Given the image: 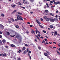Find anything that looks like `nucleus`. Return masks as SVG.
I'll list each match as a JSON object with an SVG mask.
<instances>
[{
  "label": "nucleus",
  "mask_w": 60,
  "mask_h": 60,
  "mask_svg": "<svg viewBox=\"0 0 60 60\" xmlns=\"http://www.w3.org/2000/svg\"><path fill=\"white\" fill-rule=\"evenodd\" d=\"M39 4H40V5H41V2H39Z\"/></svg>",
  "instance_id": "obj_55"
},
{
  "label": "nucleus",
  "mask_w": 60,
  "mask_h": 60,
  "mask_svg": "<svg viewBox=\"0 0 60 60\" xmlns=\"http://www.w3.org/2000/svg\"><path fill=\"white\" fill-rule=\"evenodd\" d=\"M25 49H26V48L25 47H23V48L22 50H25Z\"/></svg>",
  "instance_id": "obj_26"
},
{
  "label": "nucleus",
  "mask_w": 60,
  "mask_h": 60,
  "mask_svg": "<svg viewBox=\"0 0 60 60\" xmlns=\"http://www.w3.org/2000/svg\"><path fill=\"white\" fill-rule=\"evenodd\" d=\"M56 51V52H57V53H58V54H59V55H60V53L59 52V51H58V50H57V51Z\"/></svg>",
  "instance_id": "obj_22"
},
{
  "label": "nucleus",
  "mask_w": 60,
  "mask_h": 60,
  "mask_svg": "<svg viewBox=\"0 0 60 60\" xmlns=\"http://www.w3.org/2000/svg\"><path fill=\"white\" fill-rule=\"evenodd\" d=\"M56 13H58V11H57L56 12Z\"/></svg>",
  "instance_id": "obj_53"
},
{
  "label": "nucleus",
  "mask_w": 60,
  "mask_h": 60,
  "mask_svg": "<svg viewBox=\"0 0 60 60\" xmlns=\"http://www.w3.org/2000/svg\"><path fill=\"white\" fill-rule=\"evenodd\" d=\"M36 31H37V32H38V33H39V34L40 33V32H39V31H38V30H37V29H36Z\"/></svg>",
  "instance_id": "obj_31"
},
{
  "label": "nucleus",
  "mask_w": 60,
  "mask_h": 60,
  "mask_svg": "<svg viewBox=\"0 0 60 60\" xmlns=\"http://www.w3.org/2000/svg\"><path fill=\"white\" fill-rule=\"evenodd\" d=\"M46 5L48 7H49V5H48V4L46 3Z\"/></svg>",
  "instance_id": "obj_32"
},
{
  "label": "nucleus",
  "mask_w": 60,
  "mask_h": 60,
  "mask_svg": "<svg viewBox=\"0 0 60 60\" xmlns=\"http://www.w3.org/2000/svg\"><path fill=\"white\" fill-rule=\"evenodd\" d=\"M41 19V21H43V19H42V18H41V19Z\"/></svg>",
  "instance_id": "obj_59"
},
{
  "label": "nucleus",
  "mask_w": 60,
  "mask_h": 60,
  "mask_svg": "<svg viewBox=\"0 0 60 60\" xmlns=\"http://www.w3.org/2000/svg\"><path fill=\"white\" fill-rule=\"evenodd\" d=\"M40 35L39 34H38V36H39V37H40Z\"/></svg>",
  "instance_id": "obj_54"
},
{
  "label": "nucleus",
  "mask_w": 60,
  "mask_h": 60,
  "mask_svg": "<svg viewBox=\"0 0 60 60\" xmlns=\"http://www.w3.org/2000/svg\"><path fill=\"white\" fill-rule=\"evenodd\" d=\"M30 27H32L33 26H32V25H30Z\"/></svg>",
  "instance_id": "obj_63"
},
{
  "label": "nucleus",
  "mask_w": 60,
  "mask_h": 60,
  "mask_svg": "<svg viewBox=\"0 0 60 60\" xmlns=\"http://www.w3.org/2000/svg\"><path fill=\"white\" fill-rule=\"evenodd\" d=\"M38 49H39V50L41 49V47H40V46H38Z\"/></svg>",
  "instance_id": "obj_25"
},
{
  "label": "nucleus",
  "mask_w": 60,
  "mask_h": 60,
  "mask_svg": "<svg viewBox=\"0 0 60 60\" xmlns=\"http://www.w3.org/2000/svg\"><path fill=\"white\" fill-rule=\"evenodd\" d=\"M18 4L19 5H22V4L21 3L19 2L18 3Z\"/></svg>",
  "instance_id": "obj_19"
},
{
  "label": "nucleus",
  "mask_w": 60,
  "mask_h": 60,
  "mask_svg": "<svg viewBox=\"0 0 60 60\" xmlns=\"http://www.w3.org/2000/svg\"><path fill=\"white\" fill-rule=\"evenodd\" d=\"M45 11L46 13H48L49 12V11L47 10H45Z\"/></svg>",
  "instance_id": "obj_16"
},
{
  "label": "nucleus",
  "mask_w": 60,
  "mask_h": 60,
  "mask_svg": "<svg viewBox=\"0 0 60 60\" xmlns=\"http://www.w3.org/2000/svg\"><path fill=\"white\" fill-rule=\"evenodd\" d=\"M15 27H16V28H19V26H18V25H16L15 26Z\"/></svg>",
  "instance_id": "obj_24"
},
{
  "label": "nucleus",
  "mask_w": 60,
  "mask_h": 60,
  "mask_svg": "<svg viewBox=\"0 0 60 60\" xmlns=\"http://www.w3.org/2000/svg\"><path fill=\"white\" fill-rule=\"evenodd\" d=\"M55 34L56 35H57V33L56 32H55Z\"/></svg>",
  "instance_id": "obj_30"
},
{
  "label": "nucleus",
  "mask_w": 60,
  "mask_h": 60,
  "mask_svg": "<svg viewBox=\"0 0 60 60\" xmlns=\"http://www.w3.org/2000/svg\"><path fill=\"white\" fill-rule=\"evenodd\" d=\"M53 43H54V44H56V42H53Z\"/></svg>",
  "instance_id": "obj_61"
},
{
  "label": "nucleus",
  "mask_w": 60,
  "mask_h": 60,
  "mask_svg": "<svg viewBox=\"0 0 60 60\" xmlns=\"http://www.w3.org/2000/svg\"><path fill=\"white\" fill-rule=\"evenodd\" d=\"M11 46L12 47H14L15 48H16V46H15V45L13 44H12L11 45Z\"/></svg>",
  "instance_id": "obj_13"
},
{
  "label": "nucleus",
  "mask_w": 60,
  "mask_h": 60,
  "mask_svg": "<svg viewBox=\"0 0 60 60\" xmlns=\"http://www.w3.org/2000/svg\"><path fill=\"white\" fill-rule=\"evenodd\" d=\"M27 24H29V25H30V22H27Z\"/></svg>",
  "instance_id": "obj_47"
},
{
  "label": "nucleus",
  "mask_w": 60,
  "mask_h": 60,
  "mask_svg": "<svg viewBox=\"0 0 60 60\" xmlns=\"http://www.w3.org/2000/svg\"><path fill=\"white\" fill-rule=\"evenodd\" d=\"M23 2L25 4H27V2L26 1L24 0L23 1Z\"/></svg>",
  "instance_id": "obj_7"
},
{
  "label": "nucleus",
  "mask_w": 60,
  "mask_h": 60,
  "mask_svg": "<svg viewBox=\"0 0 60 60\" xmlns=\"http://www.w3.org/2000/svg\"><path fill=\"white\" fill-rule=\"evenodd\" d=\"M10 36L11 37H14L15 36V35H14V36L11 35Z\"/></svg>",
  "instance_id": "obj_29"
},
{
  "label": "nucleus",
  "mask_w": 60,
  "mask_h": 60,
  "mask_svg": "<svg viewBox=\"0 0 60 60\" xmlns=\"http://www.w3.org/2000/svg\"><path fill=\"white\" fill-rule=\"evenodd\" d=\"M17 13L19 14V15H22V14L21 13L19 12H17Z\"/></svg>",
  "instance_id": "obj_10"
},
{
  "label": "nucleus",
  "mask_w": 60,
  "mask_h": 60,
  "mask_svg": "<svg viewBox=\"0 0 60 60\" xmlns=\"http://www.w3.org/2000/svg\"><path fill=\"white\" fill-rule=\"evenodd\" d=\"M7 34H8V35H10V33L8 32H7Z\"/></svg>",
  "instance_id": "obj_33"
},
{
  "label": "nucleus",
  "mask_w": 60,
  "mask_h": 60,
  "mask_svg": "<svg viewBox=\"0 0 60 60\" xmlns=\"http://www.w3.org/2000/svg\"><path fill=\"white\" fill-rule=\"evenodd\" d=\"M2 41L3 43H4V42H5L6 41L4 39L2 40Z\"/></svg>",
  "instance_id": "obj_23"
},
{
  "label": "nucleus",
  "mask_w": 60,
  "mask_h": 60,
  "mask_svg": "<svg viewBox=\"0 0 60 60\" xmlns=\"http://www.w3.org/2000/svg\"><path fill=\"white\" fill-rule=\"evenodd\" d=\"M38 23V24H41V23H40V22H39V21H38L37 20V19H36L35 20Z\"/></svg>",
  "instance_id": "obj_9"
},
{
  "label": "nucleus",
  "mask_w": 60,
  "mask_h": 60,
  "mask_svg": "<svg viewBox=\"0 0 60 60\" xmlns=\"http://www.w3.org/2000/svg\"><path fill=\"white\" fill-rule=\"evenodd\" d=\"M50 27L51 29H52V28H53V26L52 25H51L50 26Z\"/></svg>",
  "instance_id": "obj_15"
},
{
  "label": "nucleus",
  "mask_w": 60,
  "mask_h": 60,
  "mask_svg": "<svg viewBox=\"0 0 60 60\" xmlns=\"http://www.w3.org/2000/svg\"><path fill=\"white\" fill-rule=\"evenodd\" d=\"M44 19H47V16H44Z\"/></svg>",
  "instance_id": "obj_27"
},
{
  "label": "nucleus",
  "mask_w": 60,
  "mask_h": 60,
  "mask_svg": "<svg viewBox=\"0 0 60 60\" xmlns=\"http://www.w3.org/2000/svg\"><path fill=\"white\" fill-rule=\"evenodd\" d=\"M32 31L31 32V33H32V34H35V31H34V30L32 29Z\"/></svg>",
  "instance_id": "obj_3"
},
{
  "label": "nucleus",
  "mask_w": 60,
  "mask_h": 60,
  "mask_svg": "<svg viewBox=\"0 0 60 60\" xmlns=\"http://www.w3.org/2000/svg\"><path fill=\"white\" fill-rule=\"evenodd\" d=\"M26 50H25L23 54H26Z\"/></svg>",
  "instance_id": "obj_21"
},
{
  "label": "nucleus",
  "mask_w": 60,
  "mask_h": 60,
  "mask_svg": "<svg viewBox=\"0 0 60 60\" xmlns=\"http://www.w3.org/2000/svg\"><path fill=\"white\" fill-rule=\"evenodd\" d=\"M34 41H36V42H37V39H35Z\"/></svg>",
  "instance_id": "obj_49"
},
{
  "label": "nucleus",
  "mask_w": 60,
  "mask_h": 60,
  "mask_svg": "<svg viewBox=\"0 0 60 60\" xmlns=\"http://www.w3.org/2000/svg\"><path fill=\"white\" fill-rule=\"evenodd\" d=\"M28 52L29 53H31V51H29Z\"/></svg>",
  "instance_id": "obj_50"
},
{
  "label": "nucleus",
  "mask_w": 60,
  "mask_h": 60,
  "mask_svg": "<svg viewBox=\"0 0 60 60\" xmlns=\"http://www.w3.org/2000/svg\"><path fill=\"white\" fill-rule=\"evenodd\" d=\"M53 2L54 3V4L56 5L57 4H58V2H55V1H53Z\"/></svg>",
  "instance_id": "obj_4"
},
{
  "label": "nucleus",
  "mask_w": 60,
  "mask_h": 60,
  "mask_svg": "<svg viewBox=\"0 0 60 60\" xmlns=\"http://www.w3.org/2000/svg\"><path fill=\"white\" fill-rule=\"evenodd\" d=\"M45 41H44V40H43V41L42 42V43H45Z\"/></svg>",
  "instance_id": "obj_40"
},
{
  "label": "nucleus",
  "mask_w": 60,
  "mask_h": 60,
  "mask_svg": "<svg viewBox=\"0 0 60 60\" xmlns=\"http://www.w3.org/2000/svg\"><path fill=\"white\" fill-rule=\"evenodd\" d=\"M2 37V35H0V38H1Z\"/></svg>",
  "instance_id": "obj_57"
},
{
  "label": "nucleus",
  "mask_w": 60,
  "mask_h": 60,
  "mask_svg": "<svg viewBox=\"0 0 60 60\" xmlns=\"http://www.w3.org/2000/svg\"><path fill=\"white\" fill-rule=\"evenodd\" d=\"M45 41H48V40H47V39H45Z\"/></svg>",
  "instance_id": "obj_39"
},
{
  "label": "nucleus",
  "mask_w": 60,
  "mask_h": 60,
  "mask_svg": "<svg viewBox=\"0 0 60 60\" xmlns=\"http://www.w3.org/2000/svg\"><path fill=\"white\" fill-rule=\"evenodd\" d=\"M0 26H2V27H4V26H3V25H1V24H0Z\"/></svg>",
  "instance_id": "obj_48"
},
{
  "label": "nucleus",
  "mask_w": 60,
  "mask_h": 60,
  "mask_svg": "<svg viewBox=\"0 0 60 60\" xmlns=\"http://www.w3.org/2000/svg\"><path fill=\"white\" fill-rule=\"evenodd\" d=\"M50 19H49V18H47L46 19V21H49V20H50Z\"/></svg>",
  "instance_id": "obj_18"
},
{
  "label": "nucleus",
  "mask_w": 60,
  "mask_h": 60,
  "mask_svg": "<svg viewBox=\"0 0 60 60\" xmlns=\"http://www.w3.org/2000/svg\"><path fill=\"white\" fill-rule=\"evenodd\" d=\"M16 16H17V17H18L20 19L22 20H23V18H22L21 16L19 15H16Z\"/></svg>",
  "instance_id": "obj_1"
},
{
  "label": "nucleus",
  "mask_w": 60,
  "mask_h": 60,
  "mask_svg": "<svg viewBox=\"0 0 60 60\" xmlns=\"http://www.w3.org/2000/svg\"><path fill=\"white\" fill-rule=\"evenodd\" d=\"M43 33H46V31L44 30H43Z\"/></svg>",
  "instance_id": "obj_44"
},
{
  "label": "nucleus",
  "mask_w": 60,
  "mask_h": 60,
  "mask_svg": "<svg viewBox=\"0 0 60 60\" xmlns=\"http://www.w3.org/2000/svg\"><path fill=\"white\" fill-rule=\"evenodd\" d=\"M1 15L2 17H4V14H1Z\"/></svg>",
  "instance_id": "obj_20"
},
{
  "label": "nucleus",
  "mask_w": 60,
  "mask_h": 60,
  "mask_svg": "<svg viewBox=\"0 0 60 60\" xmlns=\"http://www.w3.org/2000/svg\"><path fill=\"white\" fill-rule=\"evenodd\" d=\"M25 46H28V45H27L26 44L25 45Z\"/></svg>",
  "instance_id": "obj_60"
},
{
  "label": "nucleus",
  "mask_w": 60,
  "mask_h": 60,
  "mask_svg": "<svg viewBox=\"0 0 60 60\" xmlns=\"http://www.w3.org/2000/svg\"><path fill=\"white\" fill-rule=\"evenodd\" d=\"M59 24H57L56 25V26H59Z\"/></svg>",
  "instance_id": "obj_46"
},
{
  "label": "nucleus",
  "mask_w": 60,
  "mask_h": 60,
  "mask_svg": "<svg viewBox=\"0 0 60 60\" xmlns=\"http://www.w3.org/2000/svg\"><path fill=\"white\" fill-rule=\"evenodd\" d=\"M49 43L50 44H52V42H49Z\"/></svg>",
  "instance_id": "obj_45"
},
{
  "label": "nucleus",
  "mask_w": 60,
  "mask_h": 60,
  "mask_svg": "<svg viewBox=\"0 0 60 60\" xmlns=\"http://www.w3.org/2000/svg\"><path fill=\"white\" fill-rule=\"evenodd\" d=\"M47 57L48 58H49V59H50V58H49V55H48L47 56Z\"/></svg>",
  "instance_id": "obj_38"
},
{
  "label": "nucleus",
  "mask_w": 60,
  "mask_h": 60,
  "mask_svg": "<svg viewBox=\"0 0 60 60\" xmlns=\"http://www.w3.org/2000/svg\"><path fill=\"white\" fill-rule=\"evenodd\" d=\"M40 27H41V28H43V26H42L41 25L40 26Z\"/></svg>",
  "instance_id": "obj_34"
},
{
  "label": "nucleus",
  "mask_w": 60,
  "mask_h": 60,
  "mask_svg": "<svg viewBox=\"0 0 60 60\" xmlns=\"http://www.w3.org/2000/svg\"><path fill=\"white\" fill-rule=\"evenodd\" d=\"M0 34H2V32L0 31Z\"/></svg>",
  "instance_id": "obj_64"
},
{
  "label": "nucleus",
  "mask_w": 60,
  "mask_h": 60,
  "mask_svg": "<svg viewBox=\"0 0 60 60\" xmlns=\"http://www.w3.org/2000/svg\"><path fill=\"white\" fill-rule=\"evenodd\" d=\"M44 55L45 56H48V54L47 53H45L44 54Z\"/></svg>",
  "instance_id": "obj_12"
},
{
  "label": "nucleus",
  "mask_w": 60,
  "mask_h": 60,
  "mask_svg": "<svg viewBox=\"0 0 60 60\" xmlns=\"http://www.w3.org/2000/svg\"><path fill=\"white\" fill-rule=\"evenodd\" d=\"M20 19L18 17H17V19H16L15 20V21H18V20H19Z\"/></svg>",
  "instance_id": "obj_5"
},
{
  "label": "nucleus",
  "mask_w": 60,
  "mask_h": 60,
  "mask_svg": "<svg viewBox=\"0 0 60 60\" xmlns=\"http://www.w3.org/2000/svg\"><path fill=\"white\" fill-rule=\"evenodd\" d=\"M1 56H6V54H4L3 53H2L1 54Z\"/></svg>",
  "instance_id": "obj_8"
},
{
  "label": "nucleus",
  "mask_w": 60,
  "mask_h": 60,
  "mask_svg": "<svg viewBox=\"0 0 60 60\" xmlns=\"http://www.w3.org/2000/svg\"><path fill=\"white\" fill-rule=\"evenodd\" d=\"M10 20L11 21L13 22L14 21V19H13L12 18H11Z\"/></svg>",
  "instance_id": "obj_14"
},
{
  "label": "nucleus",
  "mask_w": 60,
  "mask_h": 60,
  "mask_svg": "<svg viewBox=\"0 0 60 60\" xmlns=\"http://www.w3.org/2000/svg\"><path fill=\"white\" fill-rule=\"evenodd\" d=\"M37 38L38 39V40H39V41H40V38H39V37L38 38Z\"/></svg>",
  "instance_id": "obj_56"
},
{
  "label": "nucleus",
  "mask_w": 60,
  "mask_h": 60,
  "mask_svg": "<svg viewBox=\"0 0 60 60\" xmlns=\"http://www.w3.org/2000/svg\"><path fill=\"white\" fill-rule=\"evenodd\" d=\"M46 51L47 53L49 55H50V52H49V51Z\"/></svg>",
  "instance_id": "obj_6"
},
{
  "label": "nucleus",
  "mask_w": 60,
  "mask_h": 60,
  "mask_svg": "<svg viewBox=\"0 0 60 60\" xmlns=\"http://www.w3.org/2000/svg\"><path fill=\"white\" fill-rule=\"evenodd\" d=\"M34 0H30V1L32 2H34Z\"/></svg>",
  "instance_id": "obj_42"
},
{
  "label": "nucleus",
  "mask_w": 60,
  "mask_h": 60,
  "mask_svg": "<svg viewBox=\"0 0 60 60\" xmlns=\"http://www.w3.org/2000/svg\"><path fill=\"white\" fill-rule=\"evenodd\" d=\"M21 51H22L21 50H20L18 51V52H19V53H20V52H21Z\"/></svg>",
  "instance_id": "obj_28"
},
{
  "label": "nucleus",
  "mask_w": 60,
  "mask_h": 60,
  "mask_svg": "<svg viewBox=\"0 0 60 60\" xmlns=\"http://www.w3.org/2000/svg\"><path fill=\"white\" fill-rule=\"evenodd\" d=\"M55 28H56V27H55V26H54L53 27V29H52L53 30H54V29H55Z\"/></svg>",
  "instance_id": "obj_36"
},
{
  "label": "nucleus",
  "mask_w": 60,
  "mask_h": 60,
  "mask_svg": "<svg viewBox=\"0 0 60 60\" xmlns=\"http://www.w3.org/2000/svg\"><path fill=\"white\" fill-rule=\"evenodd\" d=\"M17 60H21V59L19 58H17Z\"/></svg>",
  "instance_id": "obj_37"
},
{
  "label": "nucleus",
  "mask_w": 60,
  "mask_h": 60,
  "mask_svg": "<svg viewBox=\"0 0 60 60\" xmlns=\"http://www.w3.org/2000/svg\"><path fill=\"white\" fill-rule=\"evenodd\" d=\"M40 38H42V39H43V37H41Z\"/></svg>",
  "instance_id": "obj_52"
},
{
  "label": "nucleus",
  "mask_w": 60,
  "mask_h": 60,
  "mask_svg": "<svg viewBox=\"0 0 60 60\" xmlns=\"http://www.w3.org/2000/svg\"><path fill=\"white\" fill-rule=\"evenodd\" d=\"M44 7L45 9H46V7H47V6H44Z\"/></svg>",
  "instance_id": "obj_35"
},
{
  "label": "nucleus",
  "mask_w": 60,
  "mask_h": 60,
  "mask_svg": "<svg viewBox=\"0 0 60 60\" xmlns=\"http://www.w3.org/2000/svg\"><path fill=\"white\" fill-rule=\"evenodd\" d=\"M29 56L30 57V60H31V57L30 56Z\"/></svg>",
  "instance_id": "obj_51"
},
{
  "label": "nucleus",
  "mask_w": 60,
  "mask_h": 60,
  "mask_svg": "<svg viewBox=\"0 0 60 60\" xmlns=\"http://www.w3.org/2000/svg\"><path fill=\"white\" fill-rule=\"evenodd\" d=\"M26 34H28V33H29V32L28 31H27H27H26Z\"/></svg>",
  "instance_id": "obj_43"
},
{
  "label": "nucleus",
  "mask_w": 60,
  "mask_h": 60,
  "mask_svg": "<svg viewBox=\"0 0 60 60\" xmlns=\"http://www.w3.org/2000/svg\"><path fill=\"white\" fill-rule=\"evenodd\" d=\"M11 6L12 7H13V8H14V7L16 6V5H11Z\"/></svg>",
  "instance_id": "obj_11"
},
{
  "label": "nucleus",
  "mask_w": 60,
  "mask_h": 60,
  "mask_svg": "<svg viewBox=\"0 0 60 60\" xmlns=\"http://www.w3.org/2000/svg\"><path fill=\"white\" fill-rule=\"evenodd\" d=\"M17 12V10H15L13 11L12 12V13H15V12Z\"/></svg>",
  "instance_id": "obj_17"
},
{
  "label": "nucleus",
  "mask_w": 60,
  "mask_h": 60,
  "mask_svg": "<svg viewBox=\"0 0 60 60\" xmlns=\"http://www.w3.org/2000/svg\"><path fill=\"white\" fill-rule=\"evenodd\" d=\"M50 21L51 22H54L55 21V19H50Z\"/></svg>",
  "instance_id": "obj_2"
},
{
  "label": "nucleus",
  "mask_w": 60,
  "mask_h": 60,
  "mask_svg": "<svg viewBox=\"0 0 60 60\" xmlns=\"http://www.w3.org/2000/svg\"><path fill=\"white\" fill-rule=\"evenodd\" d=\"M49 5L51 6L52 5V4L51 3H50L49 4Z\"/></svg>",
  "instance_id": "obj_62"
},
{
  "label": "nucleus",
  "mask_w": 60,
  "mask_h": 60,
  "mask_svg": "<svg viewBox=\"0 0 60 60\" xmlns=\"http://www.w3.org/2000/svg\"><path fill=\"white\" fill-rule=\"evenodd\" d=\"M57 45L59 46V47H60V45H59L58 44H57Z\"/></svg>",
  "instance_id": "obj_58"
},
{
  "label": "nucleus",
  "mask_w": 60,
  "mask_h": 60,
  "mask_svg": "<svg viewBox=\"0 0 60 60\" xmlns=\"http://www.w3.org/2000/svg\"><path fill=\"white\" fill-rule=\"evenodd\" d=\"M5 47L6 49H8V46H5Z\"/></svg>",
  "instance_id": "obj_41"
}]
</instances>
